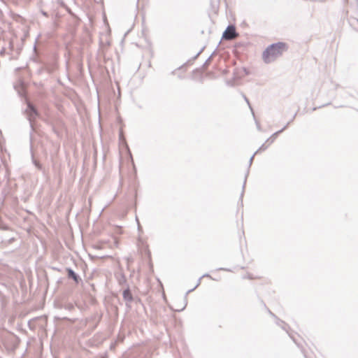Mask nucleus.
Listing matches in <instances>:
<instances>
[{
	"mask_svg": "<svg viewBox=\"0 0 358 358\" xmlns=\"http://www.w3.org/2000/svg\"><path fill=\"white\" fill-rule=\"evenodd\" d=\"M288 49L287 45L283 42H278L268 45L262 53L265 63H271L282 56Z\"/></svg>",
	"mask_w": 358,
	"mask_h": 358,
	"instance_id": "f257e3e1",
	"label": "nucleus"
},
{
	"mask_svg": "<svg viewBox=\"0 0 358 358\" xmlns=\"http://www.w3.org/2000/svg\"><path fill=\"white\" fill-rule=\"evenodd\" d=\"M24 113L27 115V118L29 120L30 123L31 127L33 129L34 126V122L36 120V117L39 115V113L37 110V109L35 108V106L30 103L29 101H27V107L24 110Z\"/></svg>",
	"mask_w": 358,
	"mask_h": 358,
	"instance_id": "f03ea898",
	"label": "nucleus"
},
{
	"mask_svg": "<svg viewBox=\"0 0 358 358\" xmlns=\"http://www.w3.org/2000/svg\"><path fill=\"white\" fill-rule=\"evenodd\" d=\"M238 34L233 25H229L222 34V38L225 40H233L236 38Z\"/></svg>",
	"mask_w": 358,
	"mask_h": 358,
	"instance_id": "7ed1b4c3",
	"label": "nucleus"
},
{
	"mask_svg": "<svg viewBox=\"0 0 358 358\" xmlns=\"http://www.w3.org/2000/svg\"><path fill=\"white\" fill-rule=\"evenodd\" d=\"M116 280L118 284L122 287L129 286L125 275L122 272H119L115 274Z\"/></svg>",
	"mask_w": 358,
	"mask_h": 358,
	"instance_id": "20e7f679",
	"label": "nucleus"
},
{
	"mask_svg": "<svg viewBox=\"0 0 358 358\" xmlns=\"http://www.w3.org/2000/svg\"><path fill=\"white\" fill-rule=\"evenodd\" d=\"M122 297L123 299L127 302V304L133 301L134 298L129 286H127L123 291Z\"/></svg>",
	"mask_w": 358,
	"mask_h": 358,
	"instance_id": "39448f33",
	"label": "nucleus"
},
{
	"mask_svg": "<svg viewBox=\"0 0 358 358\" xmlns=\"http://www.w3.org/2000/svg\"><path fill=\"white\" fill-rule=\"evenodd\" d=\"M66 271L68 273V277L69 278H72L76 283H79L81 281V278L73 271V270L71 268H66Z\"/></svg>",
	"mask_w": 358,
	"mask_h": 358,
	"instance_id": "423d86ee",
	"label": "nucleus"
},
{
	"mask_svg": "<svg viewBox=\"0 0 358 358\" xmlns=\"http://www.w3.org/2000/svg\"><path fill=\"white\" fill-rule=\"evenodd\" d=\"M289 124V123L288 122L282 129L273 134L272 136L266 141V143H268L269 145L272 144L274 142V141L275 140L278 135L279 134H280L281 132H282L287 127Z\"/></svg>",
	"mask_w": 358,
	"mask_h": 358,
	"instance_id": "0eeeda50",
	"label": "nucleus"
},
{
	"mask_svg": "<svg viewBox=\"0 0 358 358\" xmlns=\"http://www.w3.org/2000/svg\"><path fill=\"white\" fill-rule=\"evenodd\" d=\"M269 145H270L268 144V143H266V142H265V143H264V144H262V145L260 146V148H259V149H258V150L255 152V154H257V153H258V152H262V151L266 150L268 148V146H269Z\"/></svg>",
	"mask_w": 358,
	"mask_h": 358,
	"instance_id": "6e6552de",
	"label": "nucleus"
},
{
	"mask_svg": "<svg viewBox=\"0 0 358 358\" xmlns=\"http://www.w3.org/2000/svg\"><path fill=\"white\" fill-rule=\"evenodd\" d=\"M243 97L244 100L247 102V103L249 106L250 110H252V108L251 107V105H250V101H249L248 99L247 98V96L245 94H243Z\"/></svg>",
	"mask_w": 358,
	"mask_h": 358,
	"instance_id": "1a4fd4ad",
	"label": "nucleus"
},
{
	"mask_svg": "<svg viewBox=\"0 0 358 358\" xmlns=\"http://www.w3.org/2000/svg\"><path fill=\"white\" fill-rule=\"evenodd\" d=\"M34 163L35 166H36L38 169H40V170H41V169H42V165H41L38 162H37V161L34 160Z\"/></svg>",
	"mask_w": 358,
	"mask_h": 358,
	"instance_id": "9d476101",
	"label": "nucleus"
},
{
	"mask_svg": "<svg viewBox=\"0 0 358 358\" xmlns=\"http://www.w3.org/2000/svg\"><path fill=\"white\" fill-rule=\"evenodd\" d=\"M0 229H3V230H6V229H8V227L6 225H5L3 222L0 221Z\"/></svg>",
	"mask_w": 358,
	"mask_h": 358,
	"instance_id": "9b49d317",
	"label": "nucleus"
},
{
	"mask_svg": "<svg viewBox=\"0 0 358 358\" xmlns=\"http://www.w3.org/2000/svg\"><path fill=\"white\" fill-rule=\"evenodd\" d=\"M212 56H213V54L206 60L205 63L203 64L204 66L208 65V64H209V62H210V61L211 59Z\"/></svg>",
	"mask_w": 358,
	"mask_h": 358,
	"instance_id": "f8f14e48",
	"label": "nucleus"
},
{
	"mask_svg": "<svg viewBox=\"0 0 358 358\" xmlns=\"http://www.w3.org/2000/svg\"><path fill=\"white\" fill-rule=\"evenodd\" d=\"M41 13L45 17H48V13L45 11L41 10Z\"/></svg>",
	"mask_w": 358,
	"mask_h": 358,
	"instance_id": "ddd939ff",
	"label": "nucleus"
},
{
	"mask_svg": "<svg viewBox=\"0 0 358 358\" xmlns=\"http://www.w3.org/2000/svg\"><path fill=\"white\" fill-rule=\"evenodd\" d=\"M255 155H256V154H254V155L250 157V164H252V160H253L254 157H255Z\"/></svg>",
	"mask_w": 358,
	"mask_h": 358,
	"instance_id": "4468645a",
	"label": "nucleus"
},
{
	"mask_svg": "<svg viewBox=\"0 0 358 358\" xmlns=\"http://www.w3.org/2000/svg\"><path fill=\"white\" fill-rule=\"evenodd\" d=\"M93 248L95 249H101V246H99V245H94Z\"/></svg>",
	"mask_w": 358,
	"mask_h": 358,
	"instance_id": "2eb2a0df",
	"label": "nucleus"
},
{
	"mask_svg": "<svg viewBox=\"0 0 358 358\" xmlns=\"http://www.w3.org/2000/svg\"><path fill=\"white\" fill-rule=\"evenodd\" d=\"M203 49H201L197 54L195 56V58L197 57L200 54L201 52H202Z\"/></svg>",
	"mask_w": 358,
	"mask_h": 358,
	"instance_id": "dca6fc26",
	"label": "nucleus"
}]
</instances>
